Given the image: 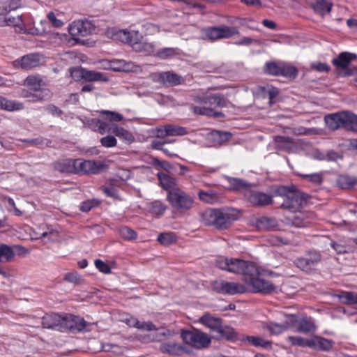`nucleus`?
<instances>
[{"label": "nucleus", "instance_id": "1", "mask_svg": "<svg viewBox=\"0 0 357 357\" xmlns=\"http://www.w3.org/2000/svg\"><path fill=\"white\" fill-rule=\"evenodd\" d=\"M216 266L228 272L242 275V280L252 287L254 293L269 294L276 291V286L269 280L261 278L263 275L259 266L254 262L238 258H220Z\"/></svg>", "mask_w": 357, "mask_h": 357}, {"label": "nucleus", "instance_id": "2", "mask_svg": "<svg viewBox=\"0 0 357 357\" xmlns=\"http://www.w3.org/2000/svg\"><path fill=\"white\" fill-rule=\"evenodd\" d=\"M274 195L283 199L281 208L292 212L299 210L307 203V195L297 190L294 187L279 185L274 190Z\"/></svg>", "mask_w": 357, "mask_h": 357}, {"label": "nucleus", "instance_id": "3", "mask_svg": "<svg viewBox=\"0 0 357 357\" xmlns=\"http://www.w3.org/2000/svg\"><path fill=\"white\" fill-rule=\"evenodd\" d=\"M200 221L206 226H213L218 229H227L236 220L229 211L220 208H206L200 212Z\"/></svg>", "mask_w": 357, "mask_h": 357}, {"label": "nucleus", "instance_id": "4", "mask_svg": "<svg viewBox=\"0 0 357 357\" xmlns=\"http://www.w3.org/2000/svg\"><path fill=\"white\" fill-rule=\"evenodd\" d=\"M327 126L332 130L340 128L357 132V115L349 111L330 114L325 116Z\"/></svg>", "mask_w": 357, "mask_h": 357}, {"label": "nucleus", "instance_id": "5", "mask_svg": "<svg viewBox=\"0 0 357 357\" xmlns=\"http://www.w3.org/2000/svg\"><path fill=\"white\" fill-rule=\"evenodd\" d=\"M167 200L170 206L179 213L190 210L194 204L193 197L179 188H174L168 191Z\"/></svg>", "mask_w": 357, "mask_h": 357}, {"label": "nucleus", "instance_id": "6", "mask_svg": "<svg viewBox=\"0 0 357 357\" xmlns=\"http://www.w3.org/2000/svg\"><path fill=\"white\" fill-rule=\"evenodd\" d=\"M239 33L235 26L226 25L212 26L202 29V38L205 40L214 42L221 39H228Z\"/></svg>", "mask_w": 357, "mask_h": 357}, {"label": "nucleus", "instance_id": "7", "mask_svg": "<svg viewBox=\"0 0 357 357\" xmlns=\"http://www.w3.org/2000/svg\"><path fill=\"white\" fill-rule=\"evenodd\" d=\"M181 336L186 344L196 349H206L211 343V339L207 333L195 328L182 330Z\"/></svg>", "mask_w": 357, "mask_h": 357}, {"label": "nucleus", "instance_id": "8", "mask_svg": "<svg viewBox=\"0 0 357 357\" xmlns=\"http://www.w3.org/2000/svg\"><path fill=\"white\" fill-rule=\"evenodd\" d=\"M321 254L315 250L307 252L303 256L298 257L294 260V264L301 271L311 273L316 269L321 261Z\"/></svg>", "mask_w": 357, "mask_h": 357}, {"label": "nucleus", "instance_id": "9", "mask_svg": "<svg viewBox=\"0 0 357 357\" xmlns=\"http://www.w3.org/2000/svg\"><path fill=\"white\" fill-rule=\"evenodd\" d=\"M244 196L247 201L250 203L253 206L264 207L273 204V198L276 197L273 195H268L265 192L250 189H246L244 192Z\"/></svg>", "mask_w": 357, "mask_h": 357}, {"label": "nucleus", "instance_id": "10", "mask_svg": "<svg viewBox=\"0 0 357 357\" xmlns=\"http://www.w3.org/2000/svg\"><path fill=\"white\" fill-rule=\"evenodd\" d=\"M213 289L219 294L234 295L246 292V287L238 282L225 280L216 281L213 284Z\"/></svg>", "mask_w": 357, "mask_h": 357}, {"label": "nucleus", "instance_id": "11", "mask_svg": "<svg viewBox=\"0 0 357 357\" xmlns=\"http://www.w3.org/2000/svg\"><path fill=\"white\" fill-rule=\"evenodd\" d=\"M94 26L88 20H75L69 25V33L73 37H85L94 31Z\"/></svg>", "mask_w": 357, "mask_h": 357}, {"label": "nucleus", "instance_id": "12", "mask_svg": "<svg viewBox=\"0 0 357 357\" xmlns=\"http://www.w3.org/2000/svg\"><path fill=\"white\" fill-rule=\"evenodd\" d=\"M289 323L296 328V331L302 333L314 332L316 329L314 323L311 317H303L299 318L296 315H290Z\"/></svg>", "mask_w": 357, "mask_h": 357}, {"label": "nucleus", "instance_id": "13", "mask_svg": "<svg viewBox=\"0 0 357 357\" xmlns=\"http://www.w3.org/2000/svg\"><path fill=\"white\" fill-rule=\"evenodd\" d=\"M77 160V174H98L101 172L105 167V164L101 161L81 159Z\"/></svg>", "mask_w": 357, "mask_h": 357}, {"label": "nucleus", "instance_id": "14", "mask_svg": "<svg viewBox=\"0 0 357 357\" xmlns=\"http://www.w3.org/2000/svg\"><path fill=\"white\" fill-rule=\"evenodd\" d=\"M28 252V250L22 245H15L9 246L3 243L0 244V262L12 261L15 254L22 255Z\"/></svg>", "mask_w": 357, "mask_h": 357}, {"label": "nucleus", "instance_id": "15", "mask_svg": "<svg viewBox=\"0 0 357 357\" xmlns=\"http://www.w3.org/2000/svg\"><path fill=\"white\" fill-rule=\"evenodd\" d=\"M42 60V56L38 53L29 54L16 59L13 62V66L16 68L30 70L38 66Z\"/></svg>", "mask_w": 357, "mask_h": 357}, {"label": "nucleus", "instance_id": "16", "mask_svg": "<svg viewBox=\"0 0 357 357\" xmlns=\"http://www.w3.org/2000/svg\"><path fill=\"white\" fill-rule=\"evenodd\" d=\"M151 77L154 82L166 86H176L182 81L181 76L169 71L152 73Z\"/></svg>", "mask_w": 357, "mask_h": 357}, {"label": "nucleus", "instance_id": "17", "mask_svg": "<svg viewBox=\"0 0 357 357\" xmlns=\"http://www.w3.org/2000/svg\"><path fill=\"white\" fill-rule=\"evenodd\" d=\"M77 159H62L54 162L53 166L55 170L61 173L77 174Z\"/></svg>", "mask_w": 357, "mask_h": 357}, {"label": "nucleus", "instance_id": "18", "mask_svg": "<svg viewBox=\"0 0 357 357\" xmlns=\"http://www.w3.org/2000/svg\"><path fill=\"white\" fill-rule=\"evenodd\" d=\"M199 322L209 328L211 332L216 333L223 323V320L218 317L207 312L199 319Z\"/></svg>", "mask_w": 357, "mask_h": 357}, {"label": "nucleus", "instance_id": "19", "mask_svg": "<svg viewBox=\"0 0 357 357\" xmlns=\"http://www.w3.org/2000/svg\"><path fill=\"white\" fill-rule=\"evenodd\" d=\"M310 7L314 12L321 16L330 13L333 3L327 0H308Z\"/></svg>", "mask_w": 357, "mask_h": 357}, {"label": "nucleus", "instance_id": "20", "mask_svg": "<svg viewBox=\"0 0 357 357\" xmlns=\"http://www.w3.org/2000/svg\"><path fill=\"white\" fill-rule=\"evenodd\" d=\"M160 350L163 354L174 356H180L187 352L185 346L174 342L162 343L160 347Z\"/></svg>", "mask_w": 357, "mask_h": 357}, {"label": "nucleus", "instance_id": "21", "mask_svg": "<svg viewBox=\"0 0 357 357\" xmlns=\"http://www.w3.org/2000/svg\"><path fill=\"white\" fill-rule=\"evenodd\" d=\"M137 66L132 61H126L123 59L111 60L109 68L114 72H134L136 70Z\"/></svg>", "mask_w": 357, "mask_h": 357}, {"label": "nucleus", "instance_id": "22", "mask_svg": "<svg viewBox=\"0 0 357 357\" xmlns=\"http://www.w3.org/2000/svg\"><path fill=\"white\" fill-rule=\"evenodd\" d=\"M334 345V341L323 337L321 336H314L311 339L310 348L322 351H329L332 349Z\"/></svg>", "mask_w": 357, "mask_h": 357}, {"label": "nucleus", "instance_id": "23", "mask_svg": "<svg viewBox=\"0 0 357 357\" xmlns=\"http://www.w3.org/2000/svg\"><path fill=\"white\" fill-rule=\"evenodd\" d=\"M356 59V55L355 54L343 52L337 58L333 59L332 63L337 68L345 69L349 66L351 61Z\"/></svg>", "mask_w": 357, "mask_h": 357}, {"label": "nucleus", "instance_id": "24", "mask_svg": "<svg viewBox=\"0 0 357 357\" xmlns=\"http://www.w3.org/2000/svg\"><path fill=\"white\" fill-rule=\"evenodd\" d=\"M216 334V339H225L229 341H236L238 339V334L235 330L228 325H224L223 323Z\"/></svg>", "mask_w": 357, "mask_h": 357}, {"label": "nucleus", "instance_id": "25", "mask_svg": "<svg viewBox=\"0 0 357 357\" xmlns=\"http://www.w3.org/2000/svg\"><path fill=\"white\" fill-rule=\"evenodd\" d=\"M190 110L196 115H203L210 117L219 118L224 116L222 112H218L212 108L206 106H195L191 105L190 106Z\"/></svg>", "mask_w": 357, "mask_h": 357}, {"label": "nucleus", "instance_id": "26", "mask_svg": "<svg viewBox=\"0 0 357 357\" xmlns=\"http://www.w3.org/2000/svg\"><path fill=\"white\" fill-rule=\"evenodd\" d=\"M61 319V314L58 313L46 314L42 318V326L49 329L57 328L59 330Z\"/></svg>", "mask_w": 357, "mask_h": 357}, {"label": "nucleus", "instance_id": "27", "mask_svg": "<svg viewBox=\"0 0 357 357\" xmlns=\"http://www.w3.org/2000/svg\"><path fill=\"white\" fill-rule=\"evenodd\" d=\"M132 48L139 52H144L146 54H151L154 52V45L146 41H139V34L135 38V41L132 45Z\"/></svg>", "mask_w": 357, "mask_h": 357}, {"label": "nucleus", "instance_id": "28", "mask_svg": "<svg viewBox=\"0 0 357 357\" xmlns=\"http://www.w3.org/2000/svg\"><path fill=\"white\" fill-rule=\"evenodd\" d=\"M83 73L84 79L87 82H107L109 81V77L107 75L101 72L89 70L85 68V71Z\"/></svg>", "mask_w": 357, "mask_h": 357}, {"label": "nucleus", "instance_id": "29", "mask_svg": "<svg viewBox=\"0 0 357 357\" xmlns=\"http://www.w3.org/2000/svg\"><path fill=\"white\" fill-rule=\"evenodd\" d=\"M0 109L9 112L19 111L24 109V105L22 102L0 96Z\"/></svg>", "mask_w": 357, "mask_h": 357}, {"label": "nucleus", "instance_id": "30", "mask_svg": "<svg viewBox=\"0 0 357 357\" xmlns=\"http://www.w3.org/2000/svg\"><path fill=\"white\" fill-rule=\"evenodd\" d=\"M250 344L256 347H261L266 349H271L272 348V342L265 340L259 336L248 335L245 337Z\"/></svg>", "mask_w": 357, "mask_h": 357}, {"label": "nucleus", "instance_id": "31", "mask_svg": "<svg viewBox=\"0 0 357 357\" xmlns=\"http://www.w3.org/2000/svg\"><path fill=\"white\" fill-rule=\"evenodd\" d=\"M157 176L159 180L160 185L164 190L168 192L169 190L175 188L174 185H176V180L168 174L162 172H158Z\"/></svg>", "mask_w": 357, "mask_h": 357}, {"label": "nucleus", "instance_id": "32", "mask_svg": "<svg viewBox=\"0 0 357 357\" xmlns=\"http://www.w3.org/2000/svg\"><path fill=\"white\" fill-rule=\"evenodd\" d=\"M257 225L260 229L271 230L275 228L278 226V223L274 218L262 216L257 219Z\"/></svg>", "mask_w": 357, "mask_h": 357}, {"label": "nucleus", "instance_id": "33", "mask_svg": "<svg viewBox=\"0 0 357 357\" xmlns=\"http://www.w3.org/2000/svg\"><path fill=\"white\" fill-rule=\"evenodd\" d=\"M274 144L278 150H289L293 144V139L289 137L278 135L274 137Z\"/></svg>", "mask_w": 357, "mask_h": 357}, {"label": "nucleus", "instance_id": "34", "mask_svg": "<svg viewBox=\"0 0 357 357\" xmlns=\"http://www.w3.org/2000/svg\"><path fill=\"white\" fill-rule=\"evenodd\" d=\"M199 198L201 201L207 204H214L218 202V194L213 190L207 191L199 190L198 192Z\"/></svg>", "mask_w": 357, "mask_h": 357}, {"label": "nucleus", "instance_id": "35", "mask_svg": "<svg viewBox=\"0 0 357 357\" xmlns=\"http://www.w3.org/2000/svg\"><path fill=\"white\" fill-rule=\"evenodd\" d=\"M337 185L342 189H349L357 185V178L347 175H340L337 179Z\"/></svg>", "mask_w": 357, "mask_h": 357}, {"label": "nucleus", "instance_id": "36", "mask_svg": "<svg viewBox=\"0 0 357 357\" xmlns=\"http://www.w3.org/2000/svg\"><path fill=\"white\" fill-rule=\"evenodd\" d=\"M207 105L222 108L227 107V100L225 97L220 94L211 93L208 94Z\"/></svg>", "mask_w": 357, "mask_h": 357}, {"label": "nucleus", "instance_id": "37", "mask_svg": "<svg viewBox=\"0 0 357 357\" xmlns=\"http://www.w3.org/2000/svg\"><path fill=\"white\" fill-rule=\"evenodd\" d=\"M297 75L298 70L295 66L284 62L281 63L280 76L294 79L297 77Z\"/></svg>", "mask_w": 357, "mask_h": 357}, {"label": "nucleus", "instance_id": "38", "mask_svg": "<svg viewBox=\"0 0 357 357\" xmlns=\"http://www.w3.org/2000/svg\"><path fill=\"white\" fill-rule=\"evenodd\" d=\"M43 84L44 82L39 76L29 75L24 80V85L31 91L38 90Z\"/></svg>", "mask_w": 357, "mask_h": 357}, {"label": "nucleus", "instance_id": "39", "mask_svg": "<svg viewBox=\"0 0 357 357\" xmlns=\"http://www.w3.org/2000/svg\"><path fill=\"white\" fill-rule=\"evenodd\" d=\"M139 35L138 32L128 31L126 30H121L118 32L117 36L119 38L125 43L133 45L135 41V38Z\"/></svg>", "mask_w": 357, "mask_h": 357}, {"label": "nucleus", "instance_id": "40", "mask_svg": "<svg viewBox=\"0 0 357 357\" xmlns=\"http://www.w3.org/2000/svg\"><path fill=\"white\" fill-rule=\"evenodd\" d=\"M282 62L269 61L266 62L264 67V72L266 74L273 76H280V71Z\"/></svg>", "mask_w": 357, "mask_h": 357}, {"label": "nucleus", "instance_id": "41", "mask_svg": "<svg viewBox=\"0 0 357 357\" xmlns=\"http://www.w3.org/2000/svg\"><path fill=\"white\" fill-rule=\"evenodd\" d=\"M230 189L234 191H239L246 189H250V186L244 180L237 178H229V180Z\"/></svg>", "mask_w": 357, "mask_h": 357}, {"label": "nucleus", "instance_id": "42", "mask_svg": "<svg viewBox=\"0 0 357 357\" xmlns=\"http://www.w3.org/2000/svg\"><path fill=\"white\" fill-rule=\"evenodd\" d=\"M110 130L116 136L122 138L126 141L130 142L132 141L133 139L132 135L129 131L117 125H113L110 128Z\"/></svg>", "mask_w": 357, "mask_h": 357}, {"label": "nucleus", "instance_id": "43", "mask_svg": "<svg viewBox=\"0 0 357 357\" xmlns=\"http://www.w3.org/2000/svg\"><path fill=\"white\" fill-rule=\"evenodd\" d=\"M155 333L153 335V341L161 342L163 341L174 335V332L169 329L165 328H160L155 330Z\"/></svg>", "mask_w": 357, "mask_h": 357}, {"label": "nucleus", "instance_id": "44", "mask_svg": "<svg viewBox=\"0 0 357 357\" xmlns=\"http://www.w3.org/2000/svg\"><path fill=\"white\" fill-rule=\"evenodd\" d=\"M299 176L316 185L322 184L324 181V176L321 172L310 174H300Z\"/></svg>", "mask_w": 357, "mask_h": 357}, {"label": "nucleus", "instance_id": "45", "mask_svg": "<svg viewBox=\"0 0 357 357\" xmlns=\"http://www.w3.org/2000/svg\"><path fill=\"white\" fill-rule=\"evenodd\" d=\"M61 319H62L59 324V331H73V326L72 325L71 319H73V314H61Z\"/></svg>", "mask_w": 357, "mask_h": 357}, {"label": "nucleus", "instance_id": "46", "mask_svg": "<svg viewBox=\"0 0 357 357\" xmlns=\"http://www.w3.org/2000/svg\"><path fill=\"white\" fill-rule=\"evenodd\" d=\"M119 232L122 238L126 241H132L137 238V232L127 226L121 227L119 229Z\"/></svg>", "mask_w": 357, "mask_h": 357}, {"label": "nucleus", "instance_id": "47", "mask_svg": "<svg viewBox=\"0 0 357 357\" xmlns=\"http://www.w3.org/2000/svg\"><path fill=\"white\" fill-rule=\"evenodd\" d=\"M165 126L167 129L165 132L168 134V136H183L187 134L186 128L184 127L172 124Z\"/></svg>", "mask_w": 357, "mask_h": 357}, {"label": "nucleus", "instance_id": "48", "mask_svg": "<svg viewBox=\"0 0 357 357\" xmlns=\"http://www.w3.org/2000/svg\"><path fill=\"white\" fill-rule=\"evenodd\" d=\"M178 54V49L174 47H165L159 50L156 53V56L161 59H167Z\"/></svg>", "mask_w": 357, "mask_h": 357}, {"label": "nucleus", "instance_id": "49", "mask_svg": "<svg viewBox=\"0 0 357 357\" xmlns=\"http://www.w3.org/2000/svg\"><path fill=\"white\" fill-rule=\"evenodd\" d=\"M167 208V206L162 202L156 200L151 203L149 211L152 214L160 216L164 214Z\"/></svg>", "mask_w": 357, "mask_h": 357}, {"label": "nucleus", "instance_id": "50", "mask_svg": "<svg viewBox=\"0 0 357 357\" xmlns=\"http://www.w3.org/2000/svg\"><path fill=\"white\" fill-rule=\"evenodd\" d=\"M32 96V102H40L48 99L50 97V91L49 89L41 87L38 90H34Z\"/></svg>", "mask_w": 357, "mask_h": 357}, {"label": "nucleus", "instance_id": "51", "mask_svg": "<svg viewBox=\"0 0 357 357\" xmlns=\"http://www.w3.org/2000/svg\"><path fill=\"white\" fill-rule=\"evenodd\" d=\"M342 303L346 305L357 304V293L344 291L339 296Z\"/></svg>", "mask_w": 357, "mask_h": 357}, {"label": "nucleus", "instance_id": "52", "mask_svg": "<svg viewBox=\"0 0 357 357\" xmlns=\"http://www.w3.org/2000/svg\"><path fill=\"white\" fill-rule=\"evenodd\" d=\"M288 342L294 346L307 347L310 348L311 339H306L299 336H289Z\"/></svg>", "mask_w": 357, "mask_h": 357}, {"label": "nucleus", "instance_id": "53", "mask_svg": "<svg viewBox=\"0 0 357 357\" xmlns=\"http://www.w3.org/2000/svg\"><path fill=\"white\" fill-rule=\"evenodd\" d=\"M261 89L262 92L266 93L268 95L269 99V104L271 105L276 102V98L280 94V91L278 88L272 86H268L267 89H266L265 87H261Z\"/></svg>", "mask_w": 357, "mask_h": 357}, {"label": "nucleus", "instance_id": "54", "mask_svg": "<svg viewBox=\"0 0 357 357\" xmlns=\"http://www.w3.org/2000/svg\"><path fill=\"white\" fill-rule=\"evenodd\" d=\"M7 13L3 11L1 13H0V26H15L18 24L21 20L17 16V17H7L6 15Z\"/></svg>", "mask_w": 357, "mask_h": 357}, {"label": "nucleus", "instance_id": "55", "mask_svg": "<svg viewBox=\"0 0 357 357\" xmlns=\"http://www.w3.org/2000/svg\"><path fill=\"white\" fill-rule=\"evenodd\" d=\"M158 241L162 245H168L175 243L176 238L173 233H162L158 235Z\"/></svg>", "mask_w": 357, "mask_h": 357}, {"label": "nucleus", "instance_id": "56", "mask_svg": "<svg viewBox=\"0 0 357 357\" xmlns=\"http://www.w3.org/2000/svg\"><path fill=\"white\" fill-rule=\"evenodd\" d=\"M71 322L73 326V331H82L87 326V323L84 318L73 314Z\"/></svg>", "mask_w": 357, "mask_h": 357}, {"label": "nucleus", "instance_id": "57", "mask_svg": "<svg viewBox=\"0 0 357 357\" xmlns=\"http://www.w3.org/2000/svg\"><path fill=\"white\" fill-rule=\"evenodd\" d=\"M21 6V0H4L2 10L8 13Z\"/></svg>", "mask_w": 357, "mask_h": 357}, {"label": "nucleus", "instance_id": "58", "mask_svg": "<svg viewBox=\"0 0 357 357\" xmlns=\"http://www.w3.org/2000/svg\"><path fill=\"white\" fill-rule=\"evenodd\" d=\"M100 204V202L98 199H89L82 202L79 206V210L82 212H89L93 208L98 206Z\"/></svg>", "mask_w": 357, "mask_h": 357}, {"label": "nucleus", "instance_id": "59", "mask_svg": "<svg viewBox=\"0 0 357 357\" xmlns=\"http://www.w3.org/2000/svg\"><path fill=\"white\" fill-rule=\"evenodd\" d=\"M100 114L111 121L119 122L123 120V116L116 112L102 110L100 112Z\"/></svg>", "mask_w": 357, "mask_h": 357}, {"label": "nucleus", "instance_id": "60", "mask_svg": "<svg viewBox=\"0 0 357 357\" xmlns=\"http://www.w3.org/2000/svg\"><path fill=\"white\" fill-rule=\"evenodd\" d=\"M265 328L273 335L280 334L285 330V327L283 325L273 322L266 324Z\"/></svg>", "mask_w": 357, "mask_h": 357}, {"label": "nucleus", "instance_id": "61", "mask_svg": "<svg viewBox=\"0 0 357 357\" xmlns=\"http://www.w3.org/2000/svg\"><path fill=\"white\" fill-rule=\"evenodd\" d=\"M52 36V38L54 39V43L58 45H66L69 40V36L66 33H54Z\"/></svg>", "mask_w": 357, "mask_h": 357}, {"label": "nucleus", "instance_id": "62", "mask_svg": "<svg viewBox=\"0 0 357 357\" xmlns=\"http://www.w3.org/2000/svg\"><path fill=\"white\" fill-rule=\"evenodd\" d=\"M94 264L96 268L102 273L109 274L112 272L110 266L101 259H96Z\"/></svg>", "mask_w": 357, "mask_h": 357}, {"label": "nucleus", "instance_id": "63", "mask_svg": "<svg viewBox=\"0 0 357 357\" xmlns=\"http://www.w3.org/2000/svg\"><path fill=\"white\" fill-rule=\"evenodd\" d=\"M48 22L45 20H41L38 26H35L32 29V33L37 36H42L47 31Z\"/></svg>", "mask_w": 357, "mask_h": 357}, {"label": "nucleus", "instance_id": "64", "mask_svg": "<svg viewBox=\"0 0 357 357\" xmlns=\"http://www.w3.org/2000/svg\"><path fill=\"white\" fill-rule=\"evenodd\" d=\"M101 145L104 147L111 148L116 146L117 141L112 135H107L100 139Z\"/></svg>", "mask_w": 357, "mask_h": 357}]
</instances>
